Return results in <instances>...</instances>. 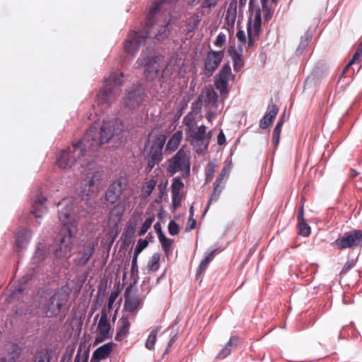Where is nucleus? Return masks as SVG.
Returning <instances> with one entry per match:
<instances>
[{"label":"nucleus","mask_w":362,"mask_h":362,"mask_svg":"<svg viewBox=\"0 0 362 362\" xmlns=\"http://www.w3.org/2000/svg\"><path fill=\"white\" fill-rule=\"evenodd\" d=\"M100 119L86 132L83 139L77 144L62 151L57 156V164L62 169L71 168L78 161L83 166L90 163L88 157L96 152L100 146L107 143L114 135H118L123 129L122 122L115 118Z\"/></svg>","instance_id":"1"},{"label":"nucleus","mask_w":362,"mask_h":362,"mask_svg":"<svg viewBox=\"0 0 362 362\" xmlns=\"http://www.w3.org/2000/svg\"><path fill=\"white\" fill-rule=\"evenodd\" d=\"M176 1L177 0H155L151 6H149L146 14L147 22L144 32L146 39L153 36L156 40L161 41L168 36L170 33V28L168 27L170 21L165 20L161 23L158 22L153 23L152 18L160 8V6L163 3Z\"/></svg>","instance_id":"2"},{"label":"nucleus","mask_w":362,"mask_h":362,"mask_svg":"<svg viewBox=\"0 0 362 362\" xmlns=\"http://www.w3.org/2000/svg\"><path fill=\"white\" fill-rule=\"evenodd\" d=\"M69 298V294L63 289L57 291L52 296L45 298L42 303V308L47 317H52L57 315Z\"/></svg>","instance_id":"3"},{"label":"nucleus","mask_w":362,"mask_h":362,"mask_svg":"<svg viewBox=\"0 0 362 362\" xmlns=\"http://www.w3.org/2000/svg\"><path fill=\"white\" fill-rule=\"evenodd\" d=\"M163 58L159 56L149 57L142 53L134 64L136 69L144 67V75L148 80H153L161 68Z\"/></svg>","instance_id":"4"},{"label":"nucleus","mask_w":362,"mask_h":362,"mask_svg":"<svg viewBox=\"0 0 362 362\" xmlns=\"http://www.w3.org/2000/svg\"><path fill=\"white\" fill-rule=\"evenodd\" d=\"M122 85V81L117 78L115 74H111L105 81V87L97 95L98 105L110 104L119 95L116 88Z\"/></svg>","instance_id":"5"},{"label":"nucleus","mask_w":362,"mask_h":362,"mask_svg":"<svg viewBox=\"0 0 362 362\" xmlns=\"http://www.w3.org/2000/svg\"><path fill=\"white\" fill-rule=\"evenodd\" d=\"M187 134L189 136L190 144L196 148L197 153H202L208 148L212 137V132L211 131L206 132V126L201 125L190 129Z\"/></svg>","instance_id":"6"},{"label":"nucleus","mask_w":362,"mask_h":362,"mask_svg":"<svg viewBox=\"0 0 362 362\" xmlns=\"http://www.w3.org/2000/svg\"><path fill=\"white\" fill-rule=\"evenodd\" d=\"M167 168L168 171L173 175L179 171L184 172L189 175L190 163L186 152L183 149H180L177 153L168 161Z\"/></svg>","instance_id":"7"},{"label":"nucleus","mask_w":362,"mask_h":362,"mask_svg":"<svg viewBox=\"0 0 362 362\" xmlns=\"http://www.w3.org/2000/svg\"><path fill=\"white\" fill-rule=\"evenodd\" d=\"M76 230L77 226L74 225H72V228L62 229V232L64 234L60 239L59 245L55 250L56 257L63 258L70 255L73 246L72 238Z\"/></svg>","instance_id":"8"},{"label":"nucleus","mask_w":362,"mask_h":362,"mask_svg":"<svg viewBox=\"0 0 362 362\" xmlns=\"http://www.w3.org/2000/svg\"><path fill=\"white\" fill-rule=\"evenodd\" d=\"M144 90L141 86H133L127 90L122 98L123 105L129 109H135L140 106L144 100Z\"/></svg>","instance_id":"9"},{"label":"nucleus","mask_w":362,"mask_h":362,"mask_svg":"<svg viewBox=\"0 0 362 362\" xmlns=\"http://www.w3.org/2000/svg\"><path fill=\"white\" fill-rule=\"evenodd\" d=\"M127 185L128 181L126 177L118 178L108 187L105 192V200L110 204H115L119 199Z\"/></svg>","instance_id":"10"},{"label":"nucleus","mask_w":362,"mask_h":362,"mask_svg":"<svg viewBox=\"0 0 362 362\" xmlns=\"http://www.w3.org/2000/svg\"><path fill=\"white\" fill-rule=\"evenodd\" d=\"M59 218L64 225L62 229L72 228V225L76 226V219L73 217V204L69 199H64L59 204Z\"/></svg>","instance_id":"11"},{"label":"nucleus","mask_w":362,"mask_h":362,"mask_svg":"<svg viewBox=\"0 0 362 362\" xmlns=\"http://www.w3.org/2000/svg\"><path fill=\"white\" fill-rule=\"evenodd\" d=\"M362 243V230H356L335 240L334 244L340 250L359 245Z\"/></svg>","instance_id":"12"},{"label":"nucleus","mask_w":362,"mask_h":362,"mask_svg":"<svg viewBox=\"0 0 362 362\" xmlns=\"http://www.w3.org/2000/svg\"><path fill=\"white\" fill-rule=\"evenodd\" d=\"M234 79L231 72L230 66L228 64L224 65L216 76L215 86L221 94L228 93V81Z\"/></svg>","instance_id":"13"},{"label":"nucleus","mask_w":362,"mask_h":362,"mask_svg":"<svg viewBox=\"0 0 362 362\" xmlns=\"http://www.w3.org/2000/svg\"><path fill=\"white\" fill-rule=\"evenodd\" d=\"M261 30V10L255 12L254 20L247 23L248 47L252 46L258 40Z\"/></svg>","instance_id":"14"},{"label":"nucleus","mask_w":362,"mask_h":362,"mask_svg":"<svg viewBox=\"0 0 362 362\" xmlns=\"http://www.w3.org/2000/svg\"><path fill=\"white\" fill-rule=\"evenodd\" d=\"M146 40V36L143 33L133 32L130 33L124 43L125 51L129 54H135Z\"/></svg>","instance_id":"15"},{"label":"nucleus","mask_w":362,"mask_h":362,"mask_svg":"<svg viewBox=\"0 0 362 362\" xmlns=\"http://www.w3.org/2000/svg\"><path fill=\"white\" fill-rule=\"evenodd\" d=\"M98 329L100 337L96 339V341L100 342L112 337L113 330L107 320V314L105 310L102 311L101 315L98 324Z\"/></svg>","instance_id":"16"},{"label":"nucleus","mask_w":362,"mask_h":362,"mask_svg":"<svg viewBox=\"0 0 362 362\" xmlns=\"http://www.w3.org/2000/svg\"><path fill=\"white\" fill-rule=\"evenodd\" d=\"M224 56L223 51H209L204 60L205 70L213 73L221 64Z\"/></svg>","instance_id":"17"},{"label":"nucleus","mask_w":362,"mask_h":362,"mask_svg":"<svg viewBox=\"0 0 362 362\" xmlns=\"http://www.w3.org/2000/svg\"><path fill=\"white\" fill-rule=\"evenodd\" d=\"M94 250V245L90 242L86 243L85 244L79 246L76 257L75 259L76 264L78 266H84L86 264L93 255Z\"/></svg>","instance_id":"18"},{"label":"nucleus","mask_w":362,"mask_h":362,"mask_svg":"<svg viewBox=\"0 0 362 362\" xmlns=\"http://www.w3.org/2000/svg\"><path fill=\"white\" fill-rule=\"evenodd\" d=\"M6 356L0 358V362H16L21 355V347L13 343L6 344Z\"/></svg>","instance_id":"19"},{"label":"nucleus","mask_w":362,"mask_h":362,"mask_svg":"<svg viewBox=\"0 0 362 362\" xmlns=\"http://www.w3.org/2000/svg\"><path fill=\"white\" fill-rule=\"evenodd\" d=\"M129 290V288L126 290L124 309L127 312L134 313L140 307L141 300L139 296L130 295Z\"/></svg>","instance_id":"20"},{"label":"nucleus","mask_w":362,"mask_h":362,"mask_svg":"<svg viewBox=\"0 0 362 362\" xmlns=\"http://www.w3.org/2000/svg\"><path fill=\"white\" fill-rule=\"evenodd\" d=\"M49 254V249L45 244L39 243L33 257V264L38 265L42 262Z\"/></svg>","instance_id":"21"},{"label":"nucleus","mask_w":362,"mask_h":362,"mask_svg":"<svg viewBox=\"0 0 362 362\" xmlns=\"http://www.w3.org/2000/svg\"><path fill=\"white\" fill-rule=\"evenodd\" d=\"M46 199L43 197H38L33 204L32 214L35 218H41L47 212V207L45 205Z\"/></svg>","instance_id":"22"},{"label":"nucleus","mask_w":362,"mask_h":362,"mask_svg":"<svg viewBox=\"0 0 362 362\" xmlns=\"http://www.w3.org/2000/svg\"><path fill=\"white\" fill-rule=\"evenodd\" d=\"M114 344L112 342L106 343L98 347L93 352V358L97 359H103L107 358L112 350Z\"/></svg>","instance_id":"23"},{"label":"nucleus","mask_w":362,"mask_h":362,"mask_svg":"<svg viewBox=\"0 0 362 362\" xmlns=\"http://www.w3.org/2000/svg\"><path fill=\"white\" fill-rule=\"evenodd\" d=\"M237 3L235 1H233L230 3L226 14L225 16V21L228 26H233L236 16H237Z\"/></svg>","instance_id":"24"},{"label":"nucleus","mask_w":362,"mask_h":362,"mask_svg":"<svg viewBox=\"0 0 362 362\" xmlns=\"http://www.w3.org/2000/svg\"><path fill=\"white\" fill-rule=\"evenodd\" d=\"M238 343V337H232L230 340L226 344L225 346L219 351L217 355V358L223 359L228 356L231 351L236 346Z\"/></svg>","instance_id":"25"},{"label":"nucleus","mask_w":362,"mask_h":362,"mask_svg":"<svg viewBox=\"0 0 362 362\" xmlns=\"http://www.w3.org/2000/svg\"><path fill=\"white\" fill-rule=\"evenodd\" d=\"M119 327L115 337V339L121 341L129 332L130 322L127 317L122 316L119 320Z\"/></svg>","instance_id":"26"},{"label":"nucleus","mask_w":362,"mask_h":362,"mask_svg":"<svg viewBox=\"0 0 362 362\" xmlns=\"http://www.w3.org/2000/svg\"><path fill=\"white\" fill-rule=\"evenodd\" d=\"M182 139V132L177 131L175 132L168 140L166 144V150L170 151H175L179 146Z\"/></svg>","instance_id":"27"},{"label":"nucleus","mask_w":362,"mask_h":362,"mask_svg":"<svg viewBox=\"0 0 362 362\" xmlns=\"http://www.w3.org/2000/svg\"><path fill=\"white\" fill-rule=\"evenodd\" d=\"M30 234L27 230H21L16 235V244L18 248H23L28 243Z\"/></svg>","instance_id":"28"},{"label":"nucleus","mask_w":362,"mask_h":362,"mask_svg":"<svg viewBox=\"0 0 362 362\" xmlns=\"http://www.w3.org/2000/svg\"><path fill=\"white\" fill-rule=\"evenodd\" d=\"M165 141H166V136L165 135L158 136L156 139V140L151 147V152L153 153L159 155V156H163V148L165 144Z\"/></svg>","instance_id":"29"},{"label":"nucleus","mask_w":362,"mask_h":362,"mask_svg":"<svg viewBox=\"0 0 362 362\" xmlns=\"http://www.w3.org/2000/svg\"><path fill=\"white\" fill-rule=\"evenodd\" d=\"M103 174L100 172H95L91 177V179L88 181V189H85L83 192V195L88 196L90 193L93 192V187L99 185L102 179Z\"/></svg>","instance_id":"30"},{"label":"nucleus","mask_w":362,"mask_h":362,"mask_svg":"<svg viewBox=\"0 0 362 362\" xmlns=\"http://www.w3.org/2000/svg\"><path fill=\"white\" fill-rule=\"evenodd\" d=\"M276 0H261L262 12L264 13V17L265 21H269L272 18L274 8L272 4Z\"/></svg>","instance_id":"31"},{"label":"nucleus","mask_w":362,"mask_h":362,"mask_svg":"<svg viewBox=\"0 0 362 362\" xmlns=\"http://www.w3.org/2000/svg\"><path fill=\"white\" fill-rule=\"evenodd\" d=\"M203 101L205 104L216 106L218 101L217 93L211 90H207L204 95H202Z\"/></svg>","instance_id":"32"},{"label":"nucleus","mask_w":362,"mask_h":362,"mask_svg":"<svg viewBox=\"0 0 362 362\" xmlns=\"http://www.w3.org/2000/svg\"><path fill=\"white\" fill-rule=\"evenodd\" d=\"M156 184L157 180L154 178L151 179L146 182L142 187L141 196L143 197H148L154 189Z\"/></svg>","instance_id":"33"},{"label":"nucleus","mask_w":362,"mask_h":362,"mask_svg":"<svg viewBox=\"0 0 362 362\" xmlns=\"http://www.w3.org/2000/svg\"><path fill=\"white\" fill-rule=\"evenodd\" d=\"M230 56L233 59V69L235 71H239L244 65V62L242 59L241 54L236 51L230 52Z\"/></svg>","instance_id":"34"},{"label":"nucleus","mask_w":362,"mask_h":362,"mask_svg":"<svg viewBox=\"0 0 362 362\" xmlns=\"http://www.w3.org/2000/svg\"><path fill=\"white\" fill-rule=\"evenodd\" d=\"M160 255L159 253H154L151 257L147 264V269L150 272H156L160 267Z\"/></svg>","instance_id":"35"},{"label":"nucleus","mask_w":362,"mask_h":362,"mask_svg":"<svg viewBox=\"0 0 362 362\" xmlns=\"http://www.w3.org/2000/svg\"><path fill=\"white\" fill-rule=\"evenodd\" d=\"M163 159V156H159L153 153H150L149 158L146 168L151 171L156 165H158Z\"/></svg>","instance_id":"36"},{"label":"nucleus","mask_w":362,"mask_h":362,"mask_svg":"<svg viewBox=\"0 0 362 362\" xmlns=\"http://www.w3.org/2000/svg\"><path fill=\"white\" fill-rule=\"evenodd\" d=\"M158 332V328L153 330L150 334L148 335L145 347L148 350H153L154 349V345L156 341V337Z\"/></svg>","instance_id":"37"},{"label":"nucleus","mask_w":362,"mask_h":362,"mask_svg":"<svg viewBox=\"0 0 362 362\" xmlns=\"http://www.w3.org/2000/svg\"><path fill=\"white\" fill-rule=\"evenodd\" d=\"M183 124L186 127L185 132L186 133L189 131L190 129H193L196 127L195 126V119L194 116L192 113L189 112L183 118Z\"/></svg>","instance_id":"38"},{"label":"nucleus","mask_w":362,"mask_h":362,"mask_svg":"<svg viewBox=\"0 0 362 362\" xmlns=\"http://www.w3.org/2000/svg\"><path fill=\"white\" fill-rule=\"evenodd\" d=\"M215 250L211 252L202 261L199 267V269L197 271V276L201 275L206 269L208 264L211 261L214 257V253Z\"/></svg>","instance_id":"39"},{"label":"nucleus","mask_w":362,"mask_h":362,"mask_svg":"<svg viewBox=\"0 0 362 362\" xmlns=\"http://www.w3.org/2000/svg\"><path fill=\"white\" fill-rule=\"evenodd\" d=\"M124 213V209L120 206V205H117L114 206L112 211L110 213V220L115 218V221L117 223L119 221L122 214Z\"/></svg>","instance_id":"40"},{"label":"nucleus","mask_w":362,"mask_h":362,"mask_svg":"<svg viewBox=\"0 0 362 362\" xmlns=\"http://www.w3.org/2000/svg\"><path fill=\"white\" fill-rule=\"evenodd\" d=\"M200 21L199 16L194 14L187 19V31L192 32Z\"/></svg>","instance_id":"41"},{"label":"nucleus","mask_w":362,"mask_h":362,"mask_svg":"<svg viewBox=\"0 0 362 362\" xmlns=\"http://www.w3.org/2000/svg\"><path fill=\"white\" fill-rule=\"evenodd\" d=\"M281 127H282V122H278L274 129L272 144L274 147H276L279 142L280 135H281Z\"/></svg>","instance_id":"42"},{"label":"nucleus","mask_w":362,"mask_h":362,"mask_svg":"<svg viewBox=\"0 0 362 362\" xmlns=\"http://www.w3.org/2000/svg\"><path fill=\"white\" fill-rule=\"evenodd\" d=\"M299 233L300 235L308 237L310 234V227L305 223V221L298 222Z\"/></svg>","instance_id":"43"},{"label":"nucleus","mask_w":362,"mask_h":362,"mask_svg":"<svg viewBox=\"0 0 362 362\" xmlns=\"http://www.w3.org/2000/svg\"><path fill=\"white\" fill-rule=\"evenodd\" d=\"M184 187V184L178 177L173 179L172 184V194H181L180 191Z\"/></svg>","instance_id":"44"},{"label":"nucleus","mask_w":362,"mask_h":362,"mask_svg":"<svg viewBox=\"0 0 362 362\" xmlns=\"http://www.w3.org/2000/svg\"><path fill=\"white\" fill-rule=\"evenodd\" d=\"M222 189H223V187L221 186H219V183H217L216 185H215V187L214 189V192L211 196V198L209 199V202L208 203V205H207V207H206V209H209V205L211 204V203L213 202V201H216L218 200L220 194H221V192L222 191Z\"/></svg>","instance_id":"45"},{"label":"nucleus","mask_w":362,"mask_h":362,"mask_svg":"<svg viewBox=\"0 0 362 362\" xmlns=\"http://www.w3.org/2000/svg\"><path fill=\"white\" fill-rule=\"evenodd\" d=\"M154 217L150 216L146 219L144 223H143L141 230L139 232V235H144L147 230L150 228L153 222L154 221Z\"/></svg>","instance_id":"46"},{"label":"nucleus","mask_w":362,"mask_h":362,"mask_svg":"<svg viewBox=\"0 0 362 362\" xmlns=\"http://www.w3.org/2000/svg\"><path fill=\"white\" fill-rule=\"evenodd\" d=\"M148 243L146 240L140 239L138 241L136 248L134 250V256L138 257L139 255L142 252V250H144L148 246Z\"/></svg>","instance_id":"47"},{"label":"nucleus","mask_w":362,"mask_h":362,"mask_svg":"<svg viewBox=\"0 0 362 362\" xmlns=\"http://www.w3.org/2000/svg\"><path fill=\"white\" fill-rule=\"evenodd\" d=\"M159 240L161 243V245H162V247L163 249V250L167 252L169 249H170V247L172 244V241L171 240L168 239V238L165 237V235L163 233L162 235H160L159 237Z\"/></svg>","instance_id":"48"},{"label":"nucleus","mask_w":362,"mask_h":362,"mask_svg":"<svg viewBox=\"0 0 362 362\" xmlns=\"http://www.w3.org/2000/svg\"><path fill=\"white\" fill-rule=\"evenodd\" d=\"M180 228L174 221H170L168 224V232L171 235H176L179 233Z\"/></svg>","instance_id":"49"},{"label":"nucleus","mask_w":362,"mask_h":362,"mask_svg":"<svg viewBox=\"0 0 362 362\" xmlns=\"http://www.w3.org/2000/svg\"><path fill=\"white\" fill-rule=\"evenodd\" d=\"M308 44V40L307 37H302L300 39V42L299 44V47L296 49V52L298 54H301L303 52V50L305 49Z\"/></svg>","instance_id":"50"},{"label":"nucleus","mask_w":362,"mask_h":362,"mask_svg":"<svg viewBox=\"0 0 362 362\" xmlns=\"http://www.w3.org/2000/svg\"><path fill=\"white\" fill-rule=\"evenodd\" d=\"M181 200V194H172V204L174 209L177 208L180 205Z\"/></svg>","instance_id":"51"},{"label":"nucleus","mask_w":362,"mask_h":362,"mask_svg":"<svg viewBox=\"0 0 362 362\" xmlns=\"http://www.w3.org/2000/svg\"><path fill=\"white\" fill-rule=\"evenodd\" d=\"M226 42V35L223 33H219L214 42V44L217 47H221Z\"/></svg>","instance_id":"52"},{"label":"nucleus","mask_w":362,"mask_h":362,"mask_svg":"<svg viewBox=\"0 0 362 362\" xmlns=\"http://www.w3.org/2000/svg\"><path fill=\"white\" fill-rule=\"evenodd\" d=\"M272 119H269V115H264L260 120L259 127L262 129H267L272 122Z\"/></svg>","instance_id":"53"},{"label":"nucleus","mask_w":362,"mask_h":362,"mask_svg":"<svg viewBox=\"0 0 362 362\" xmlns=\"http://www.w3.org/2000/svg\"><path fill=\"white\" fill-rule=\"evenodd\" d=\"M279 109L276 105H272L269 106V112L266 115H269V119H274L277 113H278Z\"/></svg>","instance_id":"54"},{"label":"nucleus","mask_w":362,"mask_h":362,"mask_svg":"<svg viewBox=\"0 0 362 362\" xmlns=\"http://www.w3.org/2000/svg\"><path fill=\"white\" fill-rule=\"evenodd\" d=\"M214 173V167L212 164L209 163L208 165L207 171H206V182H209L213 179Z\"/></svg>","instance_id":"55"},{"label":"nucleus","mask_w":362,"mask_h":362,"mask_svg":"<svg viewBox=\"0 0 362 362\" xmlns=\"http://www.w3.org/2000/svg\"><path fill=\"white\" fill-rule=\"evenodd\" d=\"M361 54L362 53L357 49L355 54H354L351 60L348 63V64L345 67L344 72H345L348 69V68L355 62L356 60L358 59Z\"/></svg>","instance_id":"56"},{"label":"nucleus","mask_w":362,"mask_h":362,"mask_svg":"<svg viewBox=\"0 0 362 362\" xmlns=\"http://www.w3.org/2000/svg\"><path fill=\"white\" fill-rule=\"evenodd\" d=\"M137 259L138 257L134 256L132 262V267H131V273L132 275H134L135 274H138V266H137Z\"/></svg>","instance_id":"57"},{"label":"nucleus","mask_w":362,"mask_h":362,"mask_svg":"<svg viewBox=\"0 0 362 362\" xmlns=\"http://www.w3.org/2000/svg\"><path fill=\"white\" fill-rule=\"evenodd\" d=\"M217 2L218 0H203L202 6L204 8L214 7Z\"/></svg>","instance_id":"58"},{"label":"nucleus","mask_w":362,"mask_h":362,"mask_svg":"<svg viewBox=\"0 0 362 362\" xmlns=\"http://www.w3.org/2000/svg\"><path fill=\"white\" fill-rule=\"evenodd\" d=\"M237 38L238 41L240 42H246V36L245 33L243 30H240L236 33Z\"/></svg>","instance_id":"59"},{"label":"nucleus","mask_w":362,"mask_h":362,"mask_svg":"<svg viewBox=\"0 0 362 362\" xmlns=\"http://www.w3.org/2000/svg\"><path fill=\"white\" fill-rule=\"evenodd\" d=\"M196 220L192 217H189L187 223V230H190L195 228Z\"/></svg>","instance_id":"60"},{"label":"nucleus","mask_w":362,"mask_h":362,"mask_svg":"<svg viewBox=\"0 0 362 362\" xmlns=\"http://www.w3.org/2000/svg\"><path fill=\"white\" fill-rule=\"evenodd\" d=\"M226 142V136L223 132L221 131L217 137V143L218 145H223Z\"/></svg>","instance_id":"61"},{"label":"nucleus","mask_w":362,"mask_h":362,"mask_svg":"<svg viewBox=\"0 0 362 362\" xmlns=\"http://www.w3.org/2000/svg\"><path fill=\"white\" fill-rule=\"evenodd\" d=\"M354 266V264L352 262H347L344 267H343L342 270L341 271L340 274H345L347 271H349L351 268H352Z\"/></svg>","instance_id":"62"},{"label":"nucleus","mask_w":362,"mask_h":362,"mask_svg":"<svg viewBox=\"0 0 362 362\" xmlns=\"http://www.w3.org/2000/svg\"><path fill=\"white\" fill-rule=\"evenodd\" d=\"M176 335L174 334L171 339H170V341H168V347L167 349H165V354H167L170 351V349L171 348V346H173V343L175 342V339H176Z\"/></svg>","instance_id":"63"},{"label":"nucleus","mask_w":362,"mask_h":362,"mask_svg":"<svg viewBox=\"0 0 362 362\" xmlns=\"http://www.w3.org/2000/svg\"><path fill=\"white\" fill-rule=\"evenodd\" d=\"M37 362H49V356L47 354L40 355Z\"/></svg>","instance_id":"64"}]
</instances>
